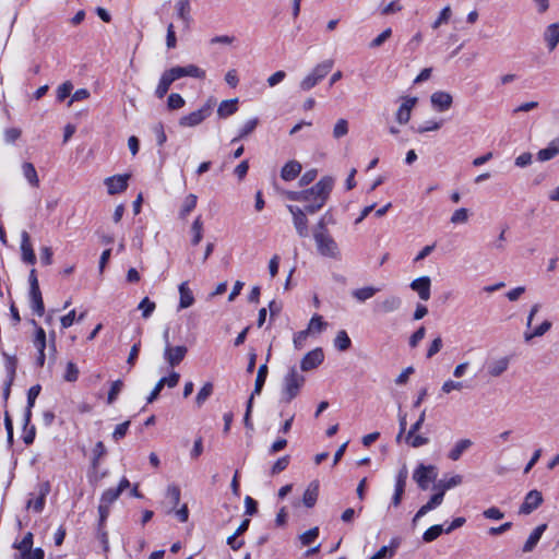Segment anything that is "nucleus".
<instances>
[{"instance_id":"obj_38","label":"nucleus","mask_w":559,"mask_h":559,"mask_svg":"<svg viewBox=\"0 0 559 559\" xmlns=\"http://www.w3.org/2000/svg\"><path fill=\"white\" fill-rule=\"evenodd\" d=\"M334 346L341 352H345L352 346V341L345 330L337 332L334 340Z\"/></svg>"},{"instance_id":"obj_32","label":"nucleus","mask_w":559,"mask_h":559,"mask_svg":"<svg viewBox=\"0 0 559 559\" xmlns=\"http://www.w3.org/2000/svg\"><path fill=\"white\" fill-rule=\"evenodd\" d=\"M33 546V534L26 533L20 543L14 544V547L21 551V559H29L31 549Z\"/></svg>"},{"instance_id":"obj_33","label":"nucleus","mask_w":559,"mask_h":559,"mask_svg":"<svg viewBox=\"0 0 559 559\" xmlns=\"http://www.w3.org/2000/svg\"><path fill=\"white\" fill-rule=\"evenodd\" d=\"M509 358L502 357L498 360H495L488 365V373L491 377H499L501 376L509 367Z\"/></svg>"},{"instance_id":"obj_42","label":"nucleus","mask_w":559,"mask_h":559,"mask_svg":"<svg viewBox=\"0 0 559 559\" xmlns=\"http://www.w3.org/2000/svg\"><path fill=\"white\" fill-rule=\"evenodd\" d=\"M197 200L198 198L193 193H190L189 195L186 197L179 213L181 218H186L187 215H189L194 210V207L197 206Z\"/></svg>"},{"instance_id":"obj_27","label":"nucleus","mask_w":559,"mask_h":559,"mask_svg":"<svg viewBox=\"0 0 559 559\" xmlns=\"http://www.w3.org/2000/svg\"><path fill=\"white\" fill-rule=\"evenodd\" d=\"M31 307L37 316L41 317L45 311V306L41 297L40 288L29 289Z\"/></svg>"},{"instance_id":"obj_54","label":"nucleus","mask_w":559,"mask_h":559,"mask_svg":"<svg viewBox=\"0 0 559 559\" xmlns=\"http://www.w3.org/2000/svg\"><path fill=\"white\" fill-rule=\"evenodd\" d=\"M123 386V382L121 380H116L111 383L110 390L108 392L107 403L112 404L119 393L121 392Z\"/></svg>"},{"instance_id":"obj_51","label":"nucleus","mask_w":559,"mask_h":559,"mask_svg":"<svg viewBox=\"0 0 559 559\" xmlns=\"http://www.w3.org/2000/svg\"><path fill=\"white\" fill-rule=\"evenodd\" d=\"M155 302L151 301L148 297H144L141 302L139 304V309L142 310V317L144 319H147L151 317L153 311L155 310Z\"/></svg>"},{"instance_id":"obj_1","label":"nucleus","mask_w":559,"mask_h":559,"mask_svg":"<svg viewBox=\"0 0 559 559\" xmlns=\"http://www.w3.org/2000/svg\"><path fill=\"white\" fill-rule=\"evenodd\" d=\"M334 186V179L330 176L321 178L314 186L308 190H312L313 193L308 194L307 199L304 200L305 211L308 214H314L320 211L326 203L330 193Z\"/></svg>"},{"instance_id":"obj_59","label":"nucleus","mask_w":559,"mask_h":559,"mask_svg":"<svg viewBox=\"0 0 559 559\" xmlns=\"http://www.w3.org/2000/svg\"><path fill=\"white\" fill-rule=\"evenodd\" d=\"M106 454V447L102 441L96 442L93 449V466L96 467L98 465V461L102 456Z\"/></svg>"},{"instance_id":"obj_23","label":"nucleus","mask_w":559,"mask_h":559,"mask_svg":"<svg viewBox=\"0 0 559 559\" xmlns=\"http://www.w3.org/2000/svg\"><path fill=\"white\" fill-rule=\"evenodd\" d=\"M463 481V478L461 475H454L450 478H442L437 484H435L433 489L437 490V492H442V497H444V493L447 490L461 485Z\"/></svg>"},{"instance_id":"obj_44","label":"nucleus","mask_w":559,"mask_h":559,"mask_svg":"<svg viewBox=\"0 0 559 559\" xmlns=\"http://www.w3.org/2000/svg\"><path fill=\"white\" fill-rule=\"evenodd\" d=\"M177 14L178 17L181 19L185 23L189 24L190 22V1L189 0H180L177 5Z\"/></svg>"},{"instance_id":"obj_25","label":"nucleus","mask_w":559,"mask_h":559,"mask_svg":"<svg viewBox=\"0 0 559 559\" xmlns=\"http://www.w3.org/2000/svg\"><path fill=\"white\" fill-rule=\"evenodd\" d=\"M179 294H180V300H179V310L189 308L194 302V297L191 292V289L188 287L187 282H182L179 285Z\"/></svg>"},{"instance_id":"obj_56","label":"nucleus","mask_w":559,"mask_h":559,"mask_svg":"<svg viewBox=\"0 0 559 559\" xmlns=\"http://www.w3.org/2000/svg\"><path fill=\"white\" fill-rule=\"evenodd\" d=\"M468 219V210L465 207L457 209L451 216L452 224H463Z\"/></svg>"},{"instance_id":"obj_12","label":"nucleus","mask_w":559,"mask_h":559,"mask_svg":"<svg viewBox=\"0 0 559 559\" xmlns=\"http://www.w3.org/2000/svg\"><path fill=\"white\" fill-rule=\"evenodd\" d=\"M407 476H408L407 468H406V466H403L396 475L395 489H394V493L392 497V504L394 507H399L401 504V501H402V498H403V495L405 491V487H406Z\"/></svg>"},{"instance_id":"obj_46","label":"nucleus","mask_w":559,"mask_h":559,"mask_svg":"<svg viewBox=\"0 0 559 559\" xmlns=\"http://www.w3.org/2000/svg\"><path fill=\"white\" fill-rule=\"evenodd\" d=\"M348 133V121L346 119H338L333 128V138L338 140Z\"/></svg>"},{"instance_id":"obj_13","label":"nucleus","mask_w":559,"mask_h":559,"mask_svg":"<svg viewBox=\"0 0 559 559\" xmlns=\"http://www.w3.org/2000/svg\"><path fill=\"white\" fill-rule=\"evenodd\" d=\"M187 352L186 346L173 347L170 344H167V346H165L164 357L171 367H175L183 360Z\"/></svg>"},{"instance_id":"obj_47","label":"nucleus","mask_w":559,"mask_h":559,"mask_svg":"<svg viewBox=\"0 0 559 559\" xmlns=\"http://www.w3.org/2000/svg\"><path fill=\"white\" fill-rule=\"evenodd\" d=\"M120 495L121 493L116 488H109L103 492L99 503L110 507Z\"/></svg>"},{"instance_id":"obj_45","label":"nucleus","mask_w":559,"mask_h":559,"mask_svg":"<svg viewBox=\"0 0 559 559\" xmlns=\"http://www.w3.org/2000/svg\"><path fill=\"white\" fill-rule=\"evenodd\" d=\"M442 533H444V528L442 525H432L423 534V540L425 543H431L436 540Z\"/></svg>"},{"instance_id":"obj_30","label":"nucleus","mask_w":559,"mask_h":559,"mask_svg":"<svg viewBox=\"0 0 559 559\" xmlns=\"http://www.w3.org/2000/svg\"><path fill=\"white\" fill-rule=\"evenodd\" d=\"M237 105H238L237 98L223 100L217 108L218 117L227 118V117L234 115L238 109Z\"/></svg>"},{"instance_id":"obj_37","label":"nucleus","mask_w":559,"mask_h":559,"mask_svg":"<svg viewBox=\"0 0 559 559\" xmlns=\"http://www.w3.org/2000/svg\"><path fill=\"white\" fill-rule=\"evenodd\" d=\"M333 66H334L333 60H325V61L317 64L311 72L317 78V80L320 82L330 73Z\"/></svg>"},{"instance_id":"obj_53","label":"nucleus","mask_w":559,"mask_h":559,"mask_svg":"<svg viewBox=\"0 0 559 559\" xmlns=\"http://www.w3.org/2000/svg\"><path fill=\"white\" fill-rule=\"evenodd\" d=\"M391 35H392V29L390 27L385 28L381 34H379L376 38H373L369 43V48L374 49V48L382 46L384 44V41L391 37Z\"/></svg>"},{"instance_id":"obj_31","label":"nucleus","mask_w":559,"mask_h":559,"mask_svg":"<svg viewBox=\"0 0 559 559\" xmlns=\"http://www.w3.org/2000/svg\"><path fill=\"white\" fill-rule=\"evenodd\" d=\"M174 82H175V80H174V79H173V76L169 74V72L166 70V71L162 74L160 80H159V82H158V85H157V87H156V90H155V95H156V97H158V98H163V97L167 94V92H168V90H169L170 85H171Z\"/></svg>"},{"instance_id":"obj_35","label":"nucleus","mask_w":559,"mask_h":559,"mask_svg":"<svg viewBox=\"0 0 559 559\" xmlns=\"http://www.w3.org/2000/svg\"><path fill=\"white\" fill-rule=\"evenodd\" d=\"M23 175L26 178V180L29 182L33 187H38L39 179L37 176V171L32 163L25 162L22 165Z\"/></svg>"},{"instance_id":"obj_34","label":"nucleus","mask_w":559,"mask_h":559,"mask_svg":"<svg viewBox=\"0 0 559 559\" xmlns=\"http://www.w3.org/2000/svg\"><path fill=\"white\" fill-rule=\"evenodd\" d=\"M49 486L46 484L41 486L39 496L35 499H29L27 501V508L33 509L35 512H41L45 506L46 495L48 493Z\"/></svg>"},{"instance_id":"obj_3","label":"nucleus","mask_w":559,"mask_h":559,"mask_svg":"<svg viewBox=\"0 0 559 559\" xmlns=\"http://www.w3.org/2000/svg\"><path fill=\"white\" fill-rule=\"evenodd\" d=\"M318 252L323 257L336 259L340 255V250L336 241L330 234H313Z\"/></svg>"},{"instance_id":"obj_61","label":"nucleus","mask_w":559,"mask_h":559,"mask_svg":"<svg viewBox=\"0 0 559 559\" xmlns=\"http://www.w3.org/2000/svg\"><path fill=\"white\" fill-rule=\"evenodd\" d=\"M326 326L321 316H313L309 323V330L312 332H321Z\"/></svg>"},{"instance_id":"obj_2","label":"nucleus","mask_w":559,"mask_h":559,"mask_svg":"<svg viewBox=\"0 0 559 559\" xmlns=\"http://www.w3.org/2000/svg\"><path fill=\"white\" fill-rule=\"evenodd\" d=\"M305 381V377L297 370L296 366L290 367L283 378L282 400L289 403L297 397Z\"/></svg>"},{"instance_id":"obj_49","label":"nucleus","mask_w":559,"mask_h":559,"mask_svg":"<svg viewBox=\"0 0 559 559\" xmlns=\"http://www.w3.org/2000/svg\"><path fill=\"white\" fill-rule=\"evenodd\" d=\"M79 373H80V371H79L78 366L74 362L69 361L66 367V372L63 374V379L67 382H75L79 378Z\"/></svg>"},{"instance_id":"obj_6","label":"nucleus","mask_w":559,"mask_h":559,"mask_svg":"<svg viewBox=\"0 0 559 559\" xmlns=\"http://www.w3.org/2000/svg\"><path fill=\"white\" fill-rule=\"evenodd\" d=\"M211 104H205L200 109L192 111L186 116H182L179 119V124L181 127H195L211 115Z\"/></svg>"},{"instance_id":"obj_40","label":"nucleus","mask_w":559,"mask_h":559,"mask_svg":"<svg viewBox=\"0 0 559 559\" xmlns=\"http://www.w3.org/2000/svg\"><path fill=\"white\" fill-rule=\"evenodd\" d=\"M180 496H181V491L177 485H169L167 487L166 497L169 499V502L171 504V509L169 512L175 511L176 507L180 502Z\"/></svg>"},{"instance_id":"obj_17","label":"nucleus","mask_w":559,"mask_h":559,"mask_svg":"<svg viewBox=\"0 0 559 559\" xmlns=\"http://www.w3.org/2000/svg\"><path fill=\"white\" fill-rule=\"evenodd\" d=\"M417 103L416 97H407L404 103L400 106L396 112V120L401 124H405L411 119L412 109L415 107Z\"/></svg>"},{"instance_id":"obj_11","label":"nucleus","mask_w":559,"mask_h":559,"mask_svg":"<svg viewBox=\"0 0 559 559\" xmlns=\"http://www.w3.org/2000/svg\"><path fill=\"white\" fill-rule=\"evenodd\" d=\"M543 503L542 492L534 489L526 493L523 503L520 507L521 514H530Z\"/></svg>"},{"instance_id":"obj_24","label":"nucleus","mask_w":559,"mask_h":559,"mask_svg":"<svg viewBox=\"0 0 559 559\" xmlns=\"http://www.w3.org/2000/svg\"><path fill=\"white\" fill-rule=\"evenodd\" d=\"M40 390H41V386L39 384H35V385L31 386L27 392V407H26V412L24 415L25 426H27L31 421L32 407L34 406L35 401H36L37 396L39 395Z\"/></svg>"},{"instance_id":"obj_28","label":"nucleus","mask_w":559,"mask_h":559,"mask_svg":"<svg viewBox=\"0 0 559 559\" xmlns=\"http://www.w3.org/2000/svg\"><path fill=\"white\" fill-rule=\"evenodd\" d=\"M473 442L469 439L459 440L450 450L448 457L452 461H457L462 454L472 447Z\"/></svg>"},{"instance_id":"obj_22","label":"nucleus","mask_w":559,"mask_h":559,"mask_svg":"<svg viewBox=\"0 0 559 559\" xmlns=\"http://www.w3.org/2000/svg\"><path fill=\"white\" fill-rule=\"evenodd\" d=\"M546 528L547 524H540L534 528L523 546L524 552H531L536 547Z\"/></svg>"},{"instance_id":"obj_64","label":"nucleus","mask_w":559,"mask_h":559,"mask_svg":"<svg viewBox=\"0 0 559 559\" xmlns=\"http://www.w3.org/2000/svg\"><path fill=\"white\" fill-rule=\"evenodd\" d=\"M552 326V323L549 320H544L539 325L533 329V335L537 337L544 336Z\"/></svg>"},{"instance_id":"obj_63","label":"nucleus","mask_w":559,"mask_h":559,"mask_svg":"<svg viewBox=\"0 0 559 559\" xmlns=\"http://www.w3.org/2000/svg\"><path fill=\"white\" fill-rule=\"evenodd\" d=\"M318 83H319V81L311 72L306 78H304V80L300 82V88L302 91H309L312 87H314Z\"/></svg>"},{"instance_id":"obj_52","label":"nucleus","mask_w":559,"mask_h":559,"mask_svg":"<svg viewBox=\"0 0 559 559\" xmlns=\"http://www.w3.org/2000/svg\"><path fill=\"white\" fill-rule=\"evenodd\" d=\"M289 462H290L289 455H284V456L280 457L271 467V475H277V474L282 473L283 471H285L288 467Z\"/></svg>"},{"instance_id":"obj_7","label":"nucleus","mask_w":559,"mask_h":559,"mask_svg":"<svg viewBox=\"0 0 559 559\" xmlns=\"http://www.w3.org/2000/svg\"><path fill=\"white\" fill-rule=\"evenodd\" d=\"M169 74L173 76V79L179 80L183 76H191L195 79H204L205 78V71L199 68L195 64H188L186 67H174L167 70Z\"/></svg>"},{"instance_id":"obj_9","label":"nucleus","mask_w":559,"mask_h":559,"mask_svg":"<svg viewBox=\"0 0 559 559\" xmlns=\"http://www.w3.org/2000/svg\"><path fill=\"white\" fill-rule=\"evenodd\" d=\"M33 344L37 350L35 364L37 367H43L46 360L45 349L47 347L46 332L43 328H37Z\"/></svg>"},{"instance_id":"obj_43","label":"nucleus","mask_w":559,"mask_h":559,"mask_svg":"<svg viewBox=\"0 0 559 559\" xmlns=\"http://www.w3.org/2000/svg\"><path fill=\"white\" fill-rule=\"evenodd\" d=\"M259 123V120L258 118H253V119H250L248 120L243 126L242 128L239 130V134L238 136L234 138L233 139V143L248 136L250 133H252L254 131V129L257 128Z\"/></svg>"},{"instance_id":"obj_41","label":"nucleus","mask_w":559,"mask_h":559,"mask_svg":"<svg viewBox=\"0 0 559 559\" xmlns=\"http://www.w3.org/2000/svg\"><path fill=\"white\" fill-rule=\"evenodd\" d=\"M214 390V385L212 382H206L204 385L200 389L195 396V403L200 407L202 406L206 400L212 395Z\"/></svg>"},{"instance_id":"obj_21","label":"nucleus","mask_w":559,"mask_h":559,"mask_svg":"<svg viewBox=\"0 0 559 559\" xmlns=\"http://www.w3.org/2000/svg\"><path fill=\"white\" fill-rule=\"evenodd\" d=\"M300 171L301 164L297 160H290L283 166L281 177L285 181H290L297 178Z\"/></svg>"},{"instance_id":"obj_39","label":"nucleus","mask_w":559,"mask_h":559,"mask_svg":"<svg viewBox=\"0 0 559 559\" xmlns=\"http://www.w3.org/2000/svg\"><path fill=\"white\" fill-rule=\"evenodd\" d=\"M267 366L266 364H263L259 367L258 369V373H257V378H255V382H254V389H253V394H260L262 389H263V385L265 383V380H266V377H267Z\"/></svg>"},{"instance_id":"obj_48","label":"nucleus","mask_w":559,"mask_h":559,"mask_svg":"<svg viewBox=\"0 0 559 559\" xmlns=\"http://www.w3.org/2000/svg\"><path fill=\"white\" fill-rule=\"evenodd\" d=\"M443 501L442 492H436L431 496L429 501L424 504L421 508V513H428L429 511L433 510L438 506H440Z\"/></svg>"},{"instance_id":"obj_19","label":"nucleus","mask_w":559,"mask_h":559,"mask_svg":"<svg viewBox=\"0 0 559 559\" xmlns=\"http://www.w3.org/2000/svg\"><path fill=\"white\" fill-rule=\"evenodd\" d=\"M544 39L549 51L555 50L559 44V23H552L546 27L544 32Z\"/></svg>"},{"instance_id":"obj_20","label":"nucleus","mask_w":559,"mask_h":559,"mask_svg":"<svg viewBox=\"0 0 559 559\" xmlns=\"http://www.w3.org/2000/svg\"><path fill=\"white\" fill-rule=\"evenodd\" d=\"M557 155H559V138L550 141L547 147L539 150L537 153V159L539 162H547Z\"/></svg>"},{"instance_id":"obj_26","label":"nucleus","mask_w":559,"mask_h":559,"mask_svg":"<svg viewBox=\"0 0 559 559\" xmlns=\"http://www.w3.org/2000/svg\"><path fill=\"white\" fill-rule=\"evenodd\" d=\"M319 496V484L318 481H312L309 484L307 489L304 492L302 502L307 508H312Z\"/></svg>"},{"instance_id":"obj_57","label":"nucleus","mask_w":559,"mask_h":559,"mask_svg":"<svg viewBox=\"0 0 559 559\" xmlns=\"http://www.w3.org/2000/svg\"><path fill=\"white\" fill-rule=\"evenodd\" d=\"M73 90V85L71 82L67 81L62 83L57 90V99L59 102H63L67 97L71 95Z\"/></svg>"},{"instance_id":"obj_29","label":"nucleus","mask_w":559,"mask_h":559,"mask_svg":"<svg viewBox=\"0 0 559 559\" xmlns=\"http://www.w3.org/2000/svg\"><path fill=\"white\" fill-rule=\"evenodd\" d=\"M380 288L373 286H365L361 288L354 289L352 292V296L359 302H365L368 299L372 298Z\"/></svg>"},{"instance_id":"obj_5","label":"nucleus","mask_w":559,"mask_h":559,"mask_svg":"<svg viewBox=\"0 0 559 559\" xmlns=\"http://www.w3.org/2000/svg\"><path fill=\"white\" fill-rule=\"evenodd\" d=\"M287 210L293 216V224L299 237L306 238L309 236L308 218L305 209L296 205H287Z\"/></svg>"},{"instance_id":"obj_60","label":"nucleus","mask_w":559,"mask_h":559,"mask_svg":"<svg viewBox=\"0 0 559 559\" xmlns=\"http://www.w3.org/2000/svg\"><path fill=\"white\" fill-rule=\"evenodd\" d=\"M313 193L312 190H301V191H287L286 198L290 201H299L304 202L305 199H307L308 194Z\"/></svg>"},{"instance_id":"obj_36","label":"nucleus","mask_w":559,"mask_h":559,"mask_svg":"<svg viewBox=\"0 0 559 559\" xmlns=\"http://www.w3.org/2000/svg\"><path fill=\"white\" fill-rule=\"evenodd\" d=\"M191 233H192L191 243L193 246H198L203 238V222L201 219V216H198L193 221V223L191 225Z\"/></svg>"},{"instance_id":"obj_15","label":"nucleus","mask_w":559,"mask_h":559,"mask_svg":"<svg viewBox=\"0 0 559 559\" xmlns=\"http://www.w3.org/2000/svg\"><path fill=\"white\" fill-rule=\"evenodd\" d=\"M409 287L418 294L421 300L427 301L430 298L431 280L429 276H421L414 280Z\"/></svg>"},{"instance_id":"obj_10","label":"nucleus","mask_w":559,"mask_h":559,"mask_svg":"<svg viewBox=\"0 0 559 559\" xmlns=\"http://www.w3.org/2000/svg\"><path fill=\"white\" fill-rule=\"evenodd\" d=\"M130 175H116L105 179V186L107 187L110 195L123 192L128 188V180Z\"/></svg>"},{"instance_id":"obj_50","label":"nucleus","mask_w":559,"mask_h":559,"mask_svg":"<svg viewBox=\"0 0 559 559\" xmlns=\"http://www.w3.org/2000/svg\"><path fill=\"white\" fill-rule=\"evenodd\" d=\"M185 99L178 93H171L167 99V107L170 110L180 109L185 106Z\"/></svg>"},{"instance_id":"obj_8","label":"nucleus","mask_w":559,"mask_h":559,"mask_svg":"<svg viewBox=\"0 0 559 559\" xmlns=\"http://www.w3.org/2000/svg\"><path fill=\"white\" fill-rule=\"evenodd\" d=\"M324 360V353L321 347H317L307 353L300 361L302 371H310L319 367Z\"/></svg>"},{"instance_id":"obj_18","label":"nucleus","mask_w":559,"mask_h":559,"mask_svg":"<svg viewBox=\"0 0 559 559\" xmlns=\"http://www.w3.org/2000/svg\"><path fill=\"white\" fill-rule=\"evenodd\" d=\"M401 299L397 296H388L382 301L376 304V311L381 313H390L396 311L401 307Z\"/></svg>"},{"instance_id":"obj_16","label":"nucleus","mask_w":559,"mask_h":559,"mask_svg":"<svg viewBox=\"0 0 559 559\" xmlns=\"http://www.w3.org/2000/svg\"><path fill=\"white\" fill-rule=\"evenodd\" d=\"M430 100L432 106L436 107L439 111L448 110L453 103L452 96L449 93L442 91L435 92L431 95Z\"/></svg>"},{"instance_id":"obj_4","label":"nucleus","mask_w":559,"mask_h":559,"mask_svg":"<svg viewBox=\"0 0 559 559\" xmlns=\"http://www.w3.org/2000/svg\"><path fill=\"white\" fill-rule=\"evenodd\" d=\"M437 478V468L433 465L419 464L414 471L413 479L421 490H427L429 484Z\"/></svg>"},{"instance_id":"obj_14","label":"nucleus","mask_w":559,"mask_h":559,"mask_svg":"<svg viewBox=\"0 0 559 559\" xmlns=\"http://www.w3.org/2000/svg\"><path fill=\"white\" fill-rule=\"evenodd\" d=\"M21 253L22 261L34 265L36 263V255L31 243V237L26 230L21 234Z\"/></svg>"},{"instance_id":"obj_62","label":"nucleus","mask_w":559,"mask_h":559,"mask_svg":"<svg viewBox=\"0 0 559 559\" xmlns=\"http://www.w3.org/2000/svg\"><path fill=\"white\" fill-rule=\"evenodd\" d=\"M402 8L403 7L401 5L399 0H393L389 4H386L385 7H383L381 9V14L382 15L394 14L396 12H400L402 10Z\"/></svg>"},{"instance_id":"obj_55","label":"nucleus","mask_w":559,"mask_h":559,"mask_svg":"<svg viewBox=\"0 0 559 559\" xmlns=\"http://www.w3.org/2000/svg\"><path fill=\"white\" fill-rule=\"evenodd\" d=\"M319 536V528L312 527L300 535V542L304 546H308L313 543Z\"/></svg>"},{"instance_id":"obj_58","label":"nucleus","mask_w":559,"mask_h":559,"mask_svg":"<svg viewBox=\"0 0 559 559\" xmlns=\"http://www.w3.org/2000/svg\"><path fill=\"white\" fill-rule=\"evenodd\" d=\"M451 17V8L447 5L443 8L438 16V19L432 23V28L437 29L441 24H445L449 22Z\"/></svg>"}]
</instances>
